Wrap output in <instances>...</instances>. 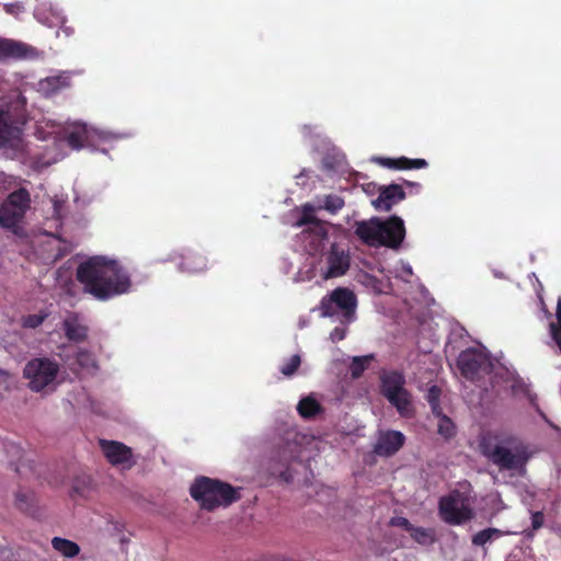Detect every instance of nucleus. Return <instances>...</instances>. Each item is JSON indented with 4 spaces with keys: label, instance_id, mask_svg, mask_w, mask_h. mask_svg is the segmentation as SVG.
<instances>
[{
    "label": "nucleus",
    "instance_id": "obj_4",
    "mask_svg": "<svg viewBox=\"0 0 561 561\" xmlns=\"http://www.w3.org/2000/svg\"><path fill=\"white\" fill-rule=\"evenodd\" d=\"M190 494L203 510L209 512L220 506L228 507L241 499L239 488L204 476L195 479L190 488Z\"/></svg>",
    "mask_w": 561,
    "mask_h": 561
},
{
    "label": "nucleus",
    "instance_id": "obj_33",
    "mask_svg": "<svg viewBox=\"0 0 561 561\" xmlns=\"http://www.w3.org/2000/svg\"><path fill=\"white\" fill-rule=\"evenodd\" d=\"M496 534H499V530L495 528H486L480 530L472 537V543L476 546H483L488 541H490Z\"/></svg>",
    "mask_w": 561,
    "mask_h": 561
},
{
    "label": "nucleus",
    "instance_id": "obj_39",
    "mask_svg": "<svg viewBox=\"0 0 561 561\" xmlns=\"http://www.w3.org/2000/svg\"><path fill=\"white\" fill-rule=\"evenodd\" d=\"M431 407V410H432V413L435 417H437L438 420H440L442 416H447L446 414H444L443 412V409L440 407V402L438 403H433V404H430Z\"/></svg>",
    "mask_w": 561,
    "mask_h": 561
},
{
    "label": "nucleus",
    "instance_id": "obj_21",
    "mask_svg": "<svg viewBox=\"0 0 561 561\" xmlns=\"http://www.w3.org/2000/svg\"><path fill=\"white\" fill-rule=\"evenodd\" d=\"M64 331L68 340L82 342L85 340L88 329L83 325L76 314H71L64 320Z\"/></svg>",
    "mask_w": 561,
    "mask_h": 561
},
{
    "label": "nucleus",
    "instance_id": "obj_10",
    "mask_svg": "<svg viewBox=\"0 0 561 561\" xmlns=\"http://www.w3.org/2000/svg\"><path fill=\"white\" fill-rule=\"evenodd\" d=\"M490 353H459L457 359L461 375L468 380H477L493 369Z\"/></svg>",
    "mask_w": 561,
    "mask_h": 561
},
{
    "label": "nucleus",
    "instance_id": "obj_31",
    "mask_svg": "<svg viewBox=\"0 0 561 561\" xmlns=\"http://www.w3.org/2000/svg\"><path fill=\"white\" fill-rule=\"evenodd\" d=\"M557 323L550 324L551 336L561 351V298L558 300L556 310Z\"/></svg>",
    "mask_w": 561,
    "mask_h": 561
},
{
    "label": "nucleus",
    "instance_id": "obj_6",
    "mask_svg": "<svg viewBox=\"0 0 561 561\" xmlns=\"http://www.w3.org/2000/svg\"><path fill=\"white\" fill-rule=\"evenodd\" d=\"M405 378L403 374L392 370L380 376L381 394L397 409L403 417L413 415L412 397L404 388Z\"/></svg>",
    "mask_w": 561,
    "mask_h": 561
},
{
    "label": "nucleus",
    "instance_id": "obj_11",
    "mask_svg": "<svg viewBox=\"0 0 561 561\" xmlns=\"http://www.w3.org/2000/svg\"><path fill=\"white\" fill-rule=\"evenodd\" d=\"M438 514L448 525H462L473 517L472 510L468 505H459L458 499L454 495L439 499Z\"/></svg>",
    "mask_w": 561,
    "mask_h": 561
},
{
    "label": "nucleus",
    "instance_id": "obj_42",
    "mask_svg": "<svg viewBox=\"0 0 561 561\" xmlns=\"http://www.w3.org/2000/svg\"><path fill=\"white\" fill-rule=\"evenodd\" d=\"M405 183H407V185H410V186H414V185H415V186H419V184H417V183H411V182H405Z\"/></svg>",
    "mask_w": 561,
    "mask_h": 561
},
{
    "label": "nucleus",
    "instance_id": "obj_44",
    "mask_svg": "<svg viewBox=\"0 0 561 561\" xmlns=\"http://www.w3.org/2000/svg\"><path fill=\"white\" fill-rule=\"evenodd\" d=\"M23 104H25V98L21 96Z\"/></svg>",
    "mask_w": 561,
    "mask_h": 561
},
{
    "label": "nucleus",
    "instance_id": "obj_16",
    "mask_svg": "<svg viewBox=\"0 0 561 561\" xmlns=\"http://www.w3.org/2000/svg\"><path fill=\"white\" fill-rule=\"evenodd\" d=\"M405 192L400 184H389L379 187V195L373 201L377 210L390 211L392 206L405 199Z\"/></svg>",
    "mask_w": 561,
    "mask_h": 561
},
{
    "label": "nucleus",
    "instance_id": "obj_1",
    "mask_svg": "<svg viewBox=\"0 0 561 561\" xmlns=\"http://www.w3.org/2000/svg\"><path fill=\"white\" fill-rule=\"evenodd\" d=\"M76 277L87 294L101 301L124 295L131 287L129 273L117 261L102 255L80 263Z\"/></svg>",
    "mask_w": 561,
    "mask_h": 561
},
{
    "label": "nucleus",
    "instance_id": "obj_32",
    "mask_svg": "<svg viewBox=\"0 0 561 561\" xmlns=\"http://www.w3.org/2000/svg\"><path fill=\"white\" fill-rule=\"evenodd\" d=\"M301 364L299 354H294L287 363L280 367V373L287 377L293 376Z\"/></svg>",
    "mask_w": 561,
    "mask_h": 561
},
{
    "label": "nucleus",
    "instance_id": "obj_27",
    "mask_svg": "<svg viewBox=\"0 0 561 561\" xmlns=\"http://www.w3.org/2000/svg\"><path fill=\"white\" fill-rule=\"evenodd\" d=\"M15 507L24 514L34 516L36 513L35 499L30 493L16 492Z\"/></svg>",
    "mask_w": 561,
    "mask_h": 561
},
{
    "label": "nucleus",
    "instance_id": "obj_26",
    "mask_svg": "<svg viewBox=\"0 0 561 561\" xmlns=\"http://www.w3.org/2000/svg\"><path fill=\"white\" fill-rule=\"evenodd\" d=\"M410 536L415 542L422 546H431L436 541V534L433 528L413 526Z\"/></svg>",
    "mask_w": 561,
    "mask_h": 561
},
{
    "label": "nucleus",
    "instance_id": "obj_34",
    "mask_svg": "<svg viewBox=\"0 0 561 561\" xmlns=\"http://www.w3.org/2000/svg\"><path fill=\"white\" fill-rule=\"evenodd\" d=\"M46 317V313L28 314L23 318V327L35 329L44 322Z\"/></svg>",
    "mask_w": 561,
    "mask_h": 561
},
{
    "label": "nucleus",
    "instance_id": "obj_12",
    "mask_svg": "<svg viewBox=\"0 0 561 561\" xmlns=\"http://www.w3.org/2000/svg\"><path fill=\"white\" fill-rule=\"evenodd\" d=\"M37 49L28 44L12 38L0 37V64L10 60L32 59Z\"/></svg>",
    "mask_w": 561,
    "mask_h": 561
},
{
    "label": "nucleus",
    "instance_id": "obj_37",
    "mask_svg": "<svg viewBox=\"0 0 561 561\" xmlns=\"http://www.w3.org/2000/svg\"><path fill=\"white\" fill-rule=\"evenodd\" d=\"M346 324H342V327H336L330 334V339L332 342L342 341L346 335Z\"/></svg>",
    "mask_w": 561,
    "mask_h": 561
},
{
    "label": "nucleus",
    "instance_id": "obj_2",
    "mask_svg": "<svg viewBox=\"0 0 561 561\" xmlns=\"http://www.w3.org/2000/svg\"><path fill=\"white\" fill-rule=\"evenodd\" d=\"M479 450L500 470L525 472L530 458L528 447L513 435L486 432L480 435Z\"/></svg>",
    "mask_w": 561,
    "mask_h": 561
},
{
    "label": "nucleus",
    "instance_id": "obj_15",
    "mask_svg": "<svg viewBox=\"0 0 561 561\" xmlns=\"http://www.w3.org/2000/svg\"><path fill=\"white\" fill-rule=\"evenodd\" d=\"M307 225L310 227L302 233L313 234L319 242L328 239V229L324 222L314 216V208L309 204L304 205L301 217L296 222L297 227Z\"/></svg>",
    "mask_w": 561,
    "mask_h": 561
},
{
    "label": "nucleus",
    "instance_id": "obj_43",
    "mask_svg": "<svg viewBox=\"0 0 561 561\" xmlns=\"http://www.w3.org/2000/svg\"><path fill=\"white\" fill-rule=\"evenodd\" d=\"M87 354L88 353H83V352L78 353V355H80V357L83 356V355H87Z\"/></svg>",
    "mask_w": 561,
    "mask_h": 561
},
{
    "label": "nucleus",
    "instance_id": "obj_19",
    "mask_svg": "<svg viewBox=\"0 0 561 561\" xmlns=\"http://www.w3.org/2000/svg\"><path fill=\"white\" fill-rule=\"evenodd\" d=\"M180 270L186 273H199L207 268V259L199 252L186 250L181 255Z\"/></svg>",
    "mask_w": 561,
    "mask_h": 561
},
{
    "label": "nucleus",
    "instance_id": "obj_38",
    "mask_svg": "<svg viewBox=\"0 0 561 561\" xmlns=\"http://www.w3.org/2000/svg\"><path fill=\"white\" fill-rule=\"evenodd\" d=\"M545 522L543 514L541 512H535L531 514V526L533 529L537 530L542 527Z\"/></svg>",
    "mask_w": 561,
    "mask_h": 561
},
{
    "label": "nucleus",
    "instance_id": "obj_30",
    "mask_svg": "<svg viewBox=\"0 0 561 561\" xmlns=\"http://www.w3.org/2000/svg\"><path fill=\"white\" fill-rule=\"evenodd\" d=\"M87 139V130L84 128L70 131L67 137V144L72 149H81L84 146Z\"/></svg>",
    "mask_w": 561,
    "mask_h": 561
},
{
    "label": "nucleus",
    "instance_id": "obj_14",
    "mask_svg": "<svg viewBox=\"0 0 561 561\" xmlns=\"http://www.w3.org/2000/svg\"><path fill=\"white\" fill-rule=\"evenodd\" d=\"M444 351H488L479 341L473 340L461 325L454 327L448 335Z\"/></svg>",
    "mask_w": 561,
    "mask_h": 561
},
{
    "label": "nucleus",
    "instance_id": "obj_40",
    "mask_svg": "<svg viewBox=\"0 0 561 561\" xmlns=\"http://www.w3.org/2000/svg\"><path fill=\"white\" fill-rule=\"evenodd\" d=\"M9 381L10 375L5 370L0 369V387L9 389Z\"/></svg>",
    "mask_w": 561,
    "mask_h": 561
},
{
    "label": "nucleus",
    "instance_id": "obj_25",
    "mask_svg": "<svg viewBox=\"0 0 561 561\" xmlns=\"http://www.w3.org/2000/svg\"><path fill=\"white\" fill-rule=\"evenodd\" d=\"M297 410L304 419H312L322 411V407L316 399L306 397L299 401Z\"/></svg>",
    "mask_w": 561,
    "mask_h": 561
},
{
    "label": "nucleus",
    "instance_id": "obj_7",
    "mask_svg": "<svg viewBox=\"0 0 561 561\" xmlns=\"http://www.w3.org/2000/svg\"><path fill=\"white\" fill-rule=\"evenodd\" d=\"M59 367L47 358L30 360L24 369L23 377L28 380L27 387L34 392L53 391Z\"/></svg>",
    "mask_w": 561,
    "mask_h": 561
},
{
    "label": "nucleus",
    "instance_id": "obj_20",
    "mask_svg": "<svg viewBox=\"0 0 561 561\" xmlns=\"http://www.w3.org/2000/svg\"><path fill=\"white\" fill-rule=\"evenodd\" d=\"M39 91L46 96L58 93L70 87V78L65 75L51 76L38 82Z\"/></svg>",
    "mask_w": 561,
    "mask_h": 561
},
{
    "label": "nucleus",
    "instance_id": "obj_23",
    "mask_svg": "<svg viewBox=\"0 0 561 561\" xmlns=\"http://www.w3.org/2000/svg\"><path fill=\"white\" fill-rule=\"evenodd\" d=\"M14 131L11 115L0 107V147L5 146L12 139Z\"/></svg>",
    "mask_w": 561,
    "mask_h": 561
},
{
    "label": "nucleus",
    "instance_id": "obj_29",
    "mask_svg": "<svg viewBox=\"0 0 561 561\" xmlns=\"http://www.w3.org/2000/svg\"><path fill=\"white\" fill-rule=\"evenodd\" d=\"M344 199L341 196L330 194L324 197L323 205L320 206V208L325 209L330 214H336L344 207Z\"/></svg>",
    "mask_w": 561,
    "mask_h": 561
},
{
    "label": "nucleus",
    "instance_id": "obj_13",
    "mask_svg": "<svg viewBox=\"0 0 561 561\" xmlns=\"http://www.w3.org/2000/svg\"><path fill=\"white\" fill-rule=\"evenodd\" d=\"M101 450L112 466L130 468L133 462V450L124 443L117 440L100 439Z\"/></svg>",
    "mask_w": 561,
    "mask_h": 561
},
{
    "label": "nucleus",
    "instance_id": "obj_24",
    "mask_svg": "<svg viewBox=\"0 0 561 561\" xmlns=\"http://www.w3.org/2000/svg\"><path fill=\"white\" fill-rule=\"evenodd\" d=\"M374 353L363 356H354L350 364V371L353 379L362 377L363 373L370 366L374 360Z\"/></svg>",
    "mask_w": 561,
    "mask_h": 561
},
{
    "label": "nucleus",
    "instance_id": "obj_17",
    "mask_svg": "<svg viewBox=\"0 0 561 561\" xmlns=\"http://www.w3.org/2000/svg\"><path fill=\"white\" fill-rule=\"evenodd\" d=\"M405 437L399 431H388L381 434L375 446V453L379 456L390 457L404 445Z\"/></svg>",
    "mask_w": 561,
    "mask_h": 561
},
{
    "label": "nucleus",
    "instance_id": "obj_9",
    "mask_svg": "<svg viewBox=\"0 0 561 561\" xmlns=\"http://www.w3.org/2000/svg\"><path fill=\"white\" fill-rule=\"evenodd\" d=\"M327 268L321 271L323 279L336 278L345 275L351 266V255L343 245L333 242L322 255Z\"/></svg>",
    "mask_w": 561,
    "mask_h": 561
},
{
    "label": "nucleus",
    "instance_id": "obj_5",
    "mask_svg": "<svg viewBox=\"0 0 561 561\" xmlns=\"http://www.w3.org/2000/svg\"><path fill=\"white\" fill-rule=\"evenodd\" d=\"M357 299L348 288L337 287L325 295L319 305L322 317H336L342 324H348L355 319Z\"/></svg>",
    "mask_w": 561,
    "mask_h": 561
},
{
    "label": "nucleus",
    "instance_id": "obj_18",
    "mask_svg": "<svg viewBox=\"0 0 561 561\" xmlns=\"http://www.w3.org/2000/svg\"><path fill=\"white\" fill-rule=\"evenodd\" d=\"M379 165L391 169V170H412V169H424L428 167V162L425 159L416 158L411 159L407 157L399 158H387L378 157L374 159Z\"/></svg>",
    "mask_w": 561,
    "mask_h": 561
},
{
    "label": "nucleus",
    "instance_id": "obj_36",
    "mask_svg": "<svg viewBox=\"0 0 561 561\" xmlns=\"http://www.w3.org/2000/svg\"><path fill=\"white\" fill-rule=\"evenodd\" d=\"M391 526L401 527L404 530H407L409 534L413 528V525L410 523V520L402 516L392 517L390 520Z\"/></svg>",
    "mask_w": 561,
    "mask_h": 561
},
{
    "label": "nucleus",
    "instance_id": "obj_22",
    "mask_svg": "<svg viewBox=\"0 0 561 561\" xmlns=\"http://www.w3.org/2000/svg\"><path fill=\"white\" fill-rule=\"evenodd\" d=\"M51 547L65 558H73L80 553V547L77 542L61 537H54Z\"/></svg>",
    "mask_w": 561,
    "mask_h": 561
},
{
    "label": "nucleus",
    "instance_id": "obj_3",
    "mask_svg": "<svg viewBox=\"0 0 561 561\" xmlns=\"http://www.w3.org/2000/svg\"><path fill=\"white\" fill-rule=\"evenodd\" d=\"M355 234L367 245L398 250L405 238V227L403 220L396 215L385 220L373 217L369 220L357 221Z\"/></svg>",
    "mask_w": 561,
    "mask_h": 561
},
{
    "label": "nucleus",
    "instance_id": "obj_35",
    "mask_svg": "<svg viewBox=\"0 0 561 561\" xmlns=\"http://www.w3.org/2000/svg\"><path fill=\"white\" fill-rule=\"evenodd\" d=\"M442 389L437 385H433L428 388L425 399L428 404L440 402Z\"/></svg>",
    "mask_w": 561,
    "mask_h": 561
},
{
    "label": "nucleus",
    "instance_id": "obj_28",
    "mask_svg": "<svg viewBox=\"0 0 561 561\" xmlns=\"http://www.w3.org/2000/svg\"><path fill=\"white\" fill-rule=\"evenodd\" d=\"M437 433L445 439H450L456 436L457 428L449 416H442L440 420H438Z\"/></svg>",
    "mask_w": 561,
    "mask_h": 561
},
{
    "label": "nucleus",
    "instance_id": "obj_8",
    "mask_svg": "<svg viewBox=\"0 0 561 561\" xmlns=\"http://www.w3.org/2000/svg\"><path fill=\"white\" fill-rule=\"evenodd\" d=\"M31 196L26 188H19L9 194L0 204V226L16 232L20 221L30 208Z\"/></svg>",
    "mask_w": 561,
    "mask_h": 561
},
{
    "label": "nucleus",
    "instance_id": "obj_41",
    "mask_svg": "<svg viewBox=\"0 0 561 561\" xmlns=\"http://www.w3.org/2000/svg\"><path fill=\"white\" fill-rule=\"evenodd\" d=\"M11 554V551L7 548L0 547V560Z\"/></svg>",
    "mask_w": 561,
    "mask_h": 561
}]
</instances>
